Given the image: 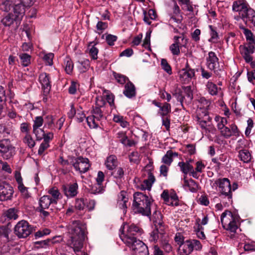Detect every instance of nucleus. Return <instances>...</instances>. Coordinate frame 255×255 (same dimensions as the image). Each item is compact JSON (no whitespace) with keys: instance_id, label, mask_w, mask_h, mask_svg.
Instances as JSON below:
<instances>
[{"instance_id":"f257e3e1","label":"nucleus","mask_w":255,"mask_h":255,"mask_svg":"<svg viewBox=\"0 0 255 255\" xmlns=\"http://www.w3.org/2000/svg\"><path fill=\"white\" fill-rule=\"evenodd\" d=\"M85 224L80 220L72 222L70 229L71 234V246L73 248L75 253L80 252L83 246L86 235Z\"/></svg>"},{"instance_id":"f03ea898","label":"nucleus","mask_w":255,"mask_h":255,"mask_svg":"<svg viewBox=\"0 0 255 255\" xmlns=\"http://www.w3.org/2000/svg\"><path fill=\"white\" fill-rule=\"evenodd\" d=\"M24 15V11L22 6L15 5L13 12H9L0 20L5 27H11L16 29L18 28Z\"/></svg>"},{"instance_id":"7ed1b4c3","label":"nucleus","mask_w":255,"mask_h":255,"mask_svg":"<svg viewBox=\"0 0 255 255\" xmlns=\"http://www.w3.org/2000/svg\"><path fill=\"white\" fill-rule=\"evenodd\" d=\"M151 202L148 197L141 192H136L133 194L132 205L136 212L148 216L151 215Z\"/></svg>"},{"instance_id":"20e7f679","label":"nucleus","mask_w":255,"mask_h":255,"mask_svg":"<svg viewBox=\"0 0 255 255\" xmlns=\"http://www.w3.org/2000/svg\"><path fill=\"white\" fill-rule=\"evenodd\" d=\"M238 218V217L234 215L232 212L226 210L221 216L223 227L231 232L236 233L238 228L237 223Z\"/></svg>"},{"instance_id":"39448f33","label":"nucleus","mask_w":255,"mask_h":255,"mask_svg":"<svg viewBox=\"0 0 255 255\" xmlns=\"http://www.w3.org/2000/svg\"><path fill=\"white\" fill-rule=\"evenodd\" d=\"M16 154V148L8 138H0V156L4 160L12 158Z\"/></svg>"},{"instance_id":"423d86ee","label":"nucleus","mask_w":255,"mask_h":255,"mask_svg":"<svg viewBox=\"0 0 255 255\" xmlns=\"http://www.w3.org/2000/svg\"><path fill=\"white\" fill-rule=\"evenodd\" d=\"M70 164H72L76 171L80 173H85L89 170L91 166L90 161L87 158L82 156L75 157L72 155L68 156Z\"/></svg>"},{"instance_id":"0eeeda50","label":"nucleus","mask_w":255,"mask_h":255,"mask_svg":"<svg viewBox=\"0 0 255 255\" xmlns=\"http://www.w3.org/2000/svg\"><path fill=\"white\" fill-rule=\"evenodd\" d=\"M219 188L220 192V196L224 195L227 198L229 203L232 202V192L231 191V184L229 179L227 178H219L214 183Z\"/></svg>"},{"instance_id":"6e6552de","label":"nucleus","mask_w":255,"mask_h":255,"mask_svg":"<svg viewBox=\"0 0 255 255\" xmlns=\"http://www.w3.org/2000/svg\"><path fill=\"white\" fill-rule=\"evenodd\" d=\"M33 228L27 221L22 220L15 226L14 233L19 239L26 238L32 233Z\"/></svg>"},{"instance_id":"1a4fd4ad","label":"nucleus","mask_w":255,"mask_h":255,"mask_svg":"<svg viewBox=\"0 0 255 255\" xmlns=\"http://www.w3.org/2000/svg\"><path fill=\"white\" fill-rule=\"evenodd\" d=\"M141 231L142 229L137 225L134 224H131L130 225L128 224L126 234H125L123 232V237L121 235L120 237L126 244H129L132 242L137 240V239L135 236L137 234H140Z\"/></svg>"},{"instance_id":"9d476101","label":"nucleus","mask_w":255,"mask_h":255,"mask_svg":"<svg viewBox=\"0 0 255 255\" xmlns=\"http://www.w3.org/2000/svg\"><path fill=\"white\" fill-rule=\"evenodd\" d=\"M238 10L233 11L239 12L240 17L246 24H247L248 21H253V19L255 18V11L250 6L247 1L242 4L239 7Z\"/></svg>"},{"instance_id":"9b49d317","label":"nucleus","mask_w":255,"mask_h":255,"mask_svg":"<svg viewBox=\"0 0 255 255\" xmlns=\"http://www.w3.org/2000/svg\"><path fill=\"white\" fill-rule=\"evenodd\" d=\"M195 70L191 68L187 61L184 68L178 72L180 82L183 84L188 83L195 76Z\"/></svg>"},{"instance_id":"f8f14e48","label":"nucleus","mask_w":255,"mask_h":255,"mask_svg":"<svg viewBox=\"0 0 255 255\" xmlns=\"http://www.w3.org/2000/svg\"><path fill=\"white\" fill-rule=\"evenodd\" d=\"M14 193L13 187L5 181L0 180V201L11 200Z\"/></svg>"},{"instance_id":"ddd939ff","label":"nucleus","mask_w":255,"mask_h":255,"mask_svg":"<svg viewBox=\"0 0 255 255\" xmlns=\"http://www.w3.org/2000/svg\"><path fill=\"white\" fill-rule=\"evenodd\" d=\"M130 247L134 255H148L149 252L146 245L141 241L137 240L126 244Z\"/></svg>"},{"instance_id":"4468645a","label":"nucleus","mask_w":255,"mask_h":255,"mask_svg":"<svg viewBox=\"0 0 255 255\" xmlns=\"http://www.w3.org/2000/svg\"><path fill=\"white\" fill-rule=\"evenodd\" d=\"M206 65L209 70L214 71L215 73L217 71L216 69L219 67V58L214 52L210 51L208 53V56L206 58Z\"/></svg>"},{"instance_id":"2eb2a0df","label":"nucleus","mask_w":255,"mask_h":255,"mask_svg":"<svg viewBox=\"0 0 255 255\" xmlns=\"http://www.w3.org/2000/svg\"><path fill=\"white\" fill-rule=\"evenodd\" d=\"M152 103L156 107L159 108L158 114L160 116L163 117L170 115L169 114L171 111V106L169 103L167 102L161 103L156 101V100L152 101Z\"/></svg>"},{"instance_id":"dca6fc26","label":"nucleus","mask_w":255,"mask_h":255,"mask_svg":"<svg viewBox=\"0 0 255 255\" xmlns=\"http://www.w3.org/2000/svg\"><path fill=\"white\" fill-rule=\"evenodd\" d=\"M39 81L42 85V88L45 94H49L51 88L50 77L46 73H42L39 76Z\"/></svg>"},{"instance_id":"f3484780","label":"nucleus","mask_w":255,"mask_h":255,"mask_svg":"<svg viewBox=\"0 0 255 255\" xmlns=\"http://www.w3.org/2000/svg\"><path fill=\"white\" fill-rule=\"evenodd\" d=\"M78 185L77 183L63 185L62 186L64 195L68 198H73L78 194Z\"/></svg>"},{"instance_id":"a211bd4d","label":"nucleus","mask_w":255,"mask_h":255,"mask_svg":"<svg viewBox=\"0 0 255 255\" xmlns=\"http://www.w3.org/2000/svg\"><path fill=\"white\" fill-rule=\"evenodd\" d=\"M19 211L16 208H10L5 211L3 214L2 216L1 217V221H2V218H4L5 221L7 223L10 222V221L15 220L18 219Z\"/></svg>"},{"instance_id":"6ab92c4d","label":"nucleus","mask_w":255,"mask_h":255,"mask_svg":"<svg viewBox=\"0 0 255 255\" xmlns=\"http://www.w3.org/2000/svg\"><path fill=\"white\" fill-rule=\"evenodd\" d=\"M136 88L131 81H128L125 84L123 91L124 95L129 99H132L136 96Z\"/></svg>"},{"instance_id":"aec40b11","label":"nucleus","mask_w":255,"mask_h":255,"mask_svg":"<svg viewBox=\"0 0 255 255\" xmlns=\"http://www.w3.org/2000/svg\"><path fill=\"white\" fill-rule=\"evenodd\" d=\"M86 204L85 200L84 198L76 199L74 207L78 218H81L85 213L84 209H85Z\"/></svg>"},{"instance_id":"412c9836","label":"nucleus","mask_w":255,"mask_h":255,"mask_svg":"<svg viewBox=\"0 0 255 255\" xmlns=\"http://www.w3.org/2000/svg\"><path fill=\"white\" fill-rule=\"evenodd\" d=\"M17 4V2L15 0H2L0 2V9L7 12L12 9L11 12H13V8Z\"/></svg>"},{"instance_id":"4be33fe9","label":"nucleus","mask_w":255,"mask_h":255,"mask_svg":"<svg viewBox=\"0 0 255 255\" xmlns=\"http://www.w3.org/2000/svg\"><path fill=\"white\" fill-rule=\"evenodd\" d=\"M51 204H54L50 195H44L39 201V206L38 208L49 209Z\"/></svg>"},{"instance_id":"5701e85b","label":"nucleus","mask_w":255,"mask_h":255,"mask_svg":"<svg viewBox=\"0 0 255 255\" xmlns=\"http://www.w3.org/2000/svg\"><path fill=\"white\" fill-rule=\"evenodd\" d=\"M105 165L109 170H114L118 165V160L116 156L115 155H111L109 156L107 158Z\"/></svg>"},{"instance_id":"b1692460","label":"nucleus","mask_w":255,"mask_h":255,"mask_svg":"<svg viewBox=\"0 0 255 255\" xmlns=\"http://www.w3.org/2000/svg\"><path fill=\"white\" fill-rule=\"evenodd\" d=\"M10 222L7 223L6 225L0 226V238H5L9 240V234L11 232Z\"/></svg>"},{"instance_id":"393cba45","label":"nucleus","mask_w":255,"mask_h":255,"mask_svg":"<svg viewBox=\"0 0 255 255\" xmlns=\"http://www.w3.org/2000/svg\"><path fill=\"white\" fill-rule=\"evenodd\" d=\"M192 240H188L184 242V244L181 248L180 253L184 254V255H188L193 251Z\"/></svg>"},{"instance_id":"a878e982","label":"nucleus","mask_w":255,"mask_h":255,"mask_svg":"<svg viewBox=\"0 0 255 255\" xmlns=\"http://www.w3.org/2000/svg\"><path fill=\"white\" fill-rule=\"evenodd\" d=\"M178 153L173 152L171 150H168L162 158V162L169 166L173 161V157H177Z\"/></svg>"},{"instance_id":"bb28decb","label":"nucleus","mask_w":255,"mask_h":255,"mask_svg":"<svg viewBox=\"0 0 255 255\" xmlns=\"http://www.w3.org/2000/svg\"><path fill=\"white\" fill-rule=\"evenodd\" d=\"M199 105H198V108L200 110H202V113L204 116L208 115V108L210 106V102L205 99L204 97H201L198 100Z\"/></svg>"},{"instance_id":"cd10ccee","label":"nucleus","mask_w":255,"mask_h":255,"mask_svg":"<svg viewBox=\"0 0 255 255\" xmlns=\"http://www.w3.org/2000/svg\"><path fill=\"white\" fill-rule=\"evenodd\" d=\"M183 94L186 96L187 99L185 100V103L186 105H189L191 103L193 99V91L191 89V86H182Z\"/></svg>"},{"instance_id":"c85d7f7f","label":"nucleus","mask_w":255,"mask_h":255,"mask_svg":"<svg viewBox=\"0 0 255 255\" xmlns=\"http://www.w3.org/2000/svg\"><path fill=\"white\" fill-rule=\"evenodd\" d=\"M173 96L175 97L178 102H180L182 109L185 110L184 106L185 97L183 94V90L181 89H176L173 93Z\"/></svg>"},{"instance_id":"c756f323","label":"nucleus","mask_w":255,"mask_h":255,"mask_svg":"<svg viewBox=\"0 0 255 255\" xmlns=\"http://www.w3.org/2000/svg\"><path fill=\"white\" fill-rule=\"evenodd\" d=\"M48 193L50 195L51 199L55 204H57L58 200L61 198V193L56 187L50 188L48 190Z\"/></svg>"},{"instance_id":"7c9ffc66","label":"nucleus","mask_w":255,"mask_h":255,"mask_svg":"<svg viewBox=\"0 0 255 255\" xmlns=\"http://www.w3.org/2000/svg\"><path fill=\"white\" fill-rule=\"evenodd\" d=\"M239 157L245 163L250 162L252 159L251 154L247 149L240 150L239 152Z\"/></svg>"},{"instance_id":"2f4dec72","label":"nucleus","mask_w":255,"mask_h":255,"mask_svg":"<svg viewBox=\"0 0 255 255\" xmlns=\"http://www.w3.org/2000/svg\"><path fill=\"white\" fill-rule=\"evenodd\" d=\"M255 43H248V46H240L241 53L253 54L255 51Z\"/></svg>"},{"instance_id":"473e14b6","label":"nucleus","mask_w":255,"mask_h":255,"mask_svg":"<svg viewBox=\"0 0 255 255\" xmlns=\"http://www.w3.org/2000/svg\"><path fill=\"white\" fill-rule=\"evenodd\" d=\"M155 181V178L153 173L149 171L148 173L147 179H145L143 181V184L146 190L150 191L151 190L152 184Z\"/></svg>"},{"instance_id":"72a5a7b5","label":"nucleus","mask_w":255,"mask_h":255,"mask_svg":"<svg viewBox=\"0 0 255 255\" xmlns=\"http://www.w3.org/2000/svg\"><path fill=\"white\" fill-rule=\"evenodd\" d=\"M6 99L5 90L4 87L0 85V119L2 117L1 114Z\"/></svg>"},{"instance_id":"f704fd0d","label":"nucleus","mask_w":255,"mask_h":255,"mask_svg":"<svg viewBox=\"0 0 255 255\" xmlns=\"http://www.w3.org/2000/svg\"><path fill=\"white\" fill-rule=\"evenodd\" d=\"M178 166L180 167V171L185 175H187L193 169L192 165L188 163H184L183 161L179 162Z\"/></svg>"},{"instance_id":"c9c22d12","label":"nucleus","mask_w":255,"mask_h":255,"mask_svg":"<svg viewBox=\"0 0 255 255\" xmlns=\"http://www.w3.org/2000/svg\"><path fill=\"white\" fill-rule=\"evenodd\" d=\"M106 186L103 184H99L97 182L96 184L93 185L90 189V193L93 194H102L105 191Z\"/></svg>"},{"instance_id":"e433bc0d","label":"nucleus","mask_w":255,"mask_h":255,"mask_svg":"<svg viewBox=\"0 0 255 255\" xmlns=\"http://www.w3.org/2000/svg\"><path fill=\"white\" fill-rule=\"evenodd\" d=\"M19 57L21 61V65L23 67H27L31 63V56L25 53H20L19 55Z\"/></svg>"},{"instance_id":"4c0bfd02","label":"nucleus","mask_w":255,"mask_h":255,"mask_svg":"<svg viewBox=\"0 0 255 255\" xmlns=\"http://www.w3.org/2000/svg\"><path fill=\"white\" fill-rule=\"evenodd\" d=\"M92 114L96 118L97 121H100L103 119H106V117L103 115V112L102 111L101 107L96 106L93 107V110L91 111Z\"/></svg>"},{"instance_id":"58836bf2","label":"nucleus","mask_w":255,"mask_h":255,"mask_svg":"<svg viewBox=\"0 0 255 255\" xmlns=\"http://www.w3.org/2000/svg\"><path fill=\"white\" fill-rule=\"evenodd\" d=\"M125 172L121 167L116 168L113 171L111 172V175L117 179H121L124 176Z\"/></svg>"},{"instance_id":"ea45409f","label":"nucleus","mask_w":255,"mask_h":255,"mask_svg":"<svg viewBox=\"0 0 255 255\" xmlns=\"http://www.w3.org/2000/svg\"><path fill=\"white\" fill-rule=\"evenodd\" d=\"M65 70L67 74H71L72 73L74 64L72 61L69 57H66L64 60Z\"/></svg>"},{"instance_id":"a19ab883","label":"nucleus","mask_w":255,"mask_h":255,"mask_svg":"<svg viewBox=\"0 0 255 255\" xmlns=\"http://www.w3.org/2000/svg\"><path fill=\"white\" fill-rule=\"evenodd\" d=\"M119 138H120V140L125 145H128V146H131L134 143L133 140H131L128 139V136L123 132L119 133Z\"/></svg>"},{"instance_id":"79ce46f5","label":"nucleus","mask_w":255,"mask_h":255,"mask_svg":"<svg viewBox=\"0 0 255 255\" xmlns=\"http://www.w3.org/2000/svg\"><path fill=\"white\" fill-rule=\"evenodd\" d=\"M114 76L117 82L122 85L126 84L128 81H130L128 77L119 73L114 72Z\"/></svg>"},{"instance_id":"37998d69","label":"nucleus","mask_w":255,"mask_h":255,"mask_svg":"<svg viewBox=\"0 0 255 255\" xmlns=\"http://www.w3.org/2000/svg\"><path fill=\"white\" fill-rule=\"evenodd\" d=\"M209 94L211 95L215 96L218 94L217 86L212 82L208 81L206 85Z\"/></svg>"},{"instance_id":"c03bdc74","label":"nucleus","mask_w":255,"mask_h":255,"mask_svg":"<svg viewBox=\"0 0 255 255\" xmlns=\"http://www.w3.org/2000/svg\"><path fill=\"white\" fill-rule=\"evenodd\" d=\"M94 43V42H91L89 44V47L91 46V47L89 48V53L92 59L96 60L98 58V53L99 52V50L94 45H92V44Z\"/></svg>"},{"instance_id":"a18cd8bd","label":"nucleus","mask_w":255,"mask_h":255,"mask_svg":"<svg viewBox=\"0 0 255 255\" xmlns=\"http://www.w3.org/2000/svg\"><path fill=\"white\" fill-rule=\"evenodd\" d=\"M209 28L211 30L210 35L211 38L209 39L210 42H216L219 39V35L216 31V28L212 25H209Z\"/></svg>"},{"instance_id":"49530a36","label":"nucleus","mask_w":255,"mask_h":255,"mask_svg":"<svg viewBox=\"0 0 255 255\" xmlns=\"http://www.w3.org/2000/svg\"><path fill=\"white\" fill-rule=\"evenodd\" d=\"M151 31H148L146 33L145 37L143 40L142 43V47L144 48L147 49L148 50L151 51L150 48V36H151Z\"/></svg>"},{"instance_id":"de8ad7c7","label":"nucleus","mask_w":255,"mask_h":255,"mask_svg":"<svg viewBox=\"0 0 255 255\" xmlns=\"http://www.w3.org/2000/svg\"><path fill=\"white\" fill-rule=\"evenodd\" d=\"M34 1L35 0H18L17 1V4L15 5L22 6L25 11V8L32 5Z\"/></svg>"},{"instance_id":"09e8293b","label":"nucleus","mask_w":255,"mask_h":255,"mask_svg":"<svg viewBox=\"0 0 255 255\" xmlns=\"http://www.w3.org/2000/svg\"><path fill=\"white\" fill-rule=\"evenodd\" d=\"M190 183L188 187L189 191L192 193L197 192L200 188L199 184L192 178L190 179Z\"/></svg>"},{"instance_id":"8fccbe9b","label":"nucleus","mask_w":255,"mask_h":255,"mask_svg":"<svg viewBox=\"0 0 255 255\" xmlns=\"http://www.w3.org/2000/svg\"><path fill=\"white\" fill-rule=\"evenodd\" d=\"M153 222L155 226V230L158 231L160 235H163L165 231V225L163 222L162 221H159L158 222L156 221Z\"/></svg>"},{"instance_id":"3c124183","label":"nucleus","mask_w":255,"mask_h":255,"mask_svg":"<svg viewBox=\"0 0 255 255\" xmlns=\"http://www.w3.org/2000/svg\"><path fill=\"white\" fill-rule=\"evenodd\" d=\"M50 242H52L51 239H47L45 240H42L34 242V245L37 248H46Z\"/></svg>"},{"instance_id":"603ef678","label":"nucleus","mask_w":255,"mask_h":255,"mask_svg":"<svg viewBox=\"0 0 255 255\" xmlns=\"http://www.w3.org/2000/svg\"><path fill=\"white\" fill-rule=\"evenodd\" d=\"M181 47V45L177 43H173L170 46L169 49L173 55H179L180 53V48Z\"/></svg>"},{"instance_id":"864d4df0","label":"nucleus","mask_w":255,"mask_h":255,"mask_svg":"<svg viewBox=\"0 0 255 255\" xmlns=\"http://www.w3.org/2000/svg\"><path fill=\"white\" fill-rule=\"evenodd\" d=\"M161 65L162 69L166 71L168 74H172V68L170 65L168 64L167 61L165 59H162L161 61Z\"/></svg>"},{"instance_id":"5fc2aeb1","label":"nucleus","mask_w":255,"mask_h":255,"mask_svg":"<svg viewBox=\"0 0 255 255\" xmlns=\"http://www.w3.org/2000/svg\"><path fill=\"white\" fill-rule=\"evenodd\" d=\"M169 197L170 198L171 202L170 204H168L169 206H178L179 205L178 197L176 193H171L169 195Z\"/></svg>"},{"instance_id":"6e6d98bb","label":"nucleus","mask_w":255,"mask_h":255,"mask_svg":"<svg viewBox=\"0 0 255 255\" xmlns=\"http://www.w3.org/2000/svg\"><path fill=\"white\" fill-rule=\"evenodd\" d=\"M174 241L179 246V250H181V248L185 242L183 236L180 233H177L174 237Z\"/></svg>"},{"instance_id":"4d7b16f0","label":"nucleus","mask_w":255,"mask_h":255,"mask_svg":"<svg viewBox=\"0 0 255 255\" xmlns=\"http://www.w3.org/2000/svg\"><path fill=\"white\" fill-rule=\"evenodd\" d=\"M95 120H96V118L93 115L86 118L87 124L90 128H97L98 127V124L96 123Z\"/></svg>"},{"instance_id":"13d9d810","label":"nucleus","mask_w":255,"mask_h":255,"mask_svg":"<svg viewBox=\"0 0 255 255\" xmlns=\"http://www.w3.org/2000/svg\"><path fill=\"white\" fill-rule=\"evenodd\" d=\"M43 122L44 119L42 117H35L34 120V124L33 125V128H34V130L36 128H39L42 126Z\"/></svg>"},{"instance_id":"bf43d9fd","label":"nucleus","mask_w":255,"mask_h":255,"mask_svg":"<svg viewBox=\"0 0 255 255\" xmlns=\"http://www.w3.org/2000/svg\"><path fill=\"white\" fill-rule=\"evenodd\" d=\"M243 33L246 36L247 40L249 41V43H255L254 34L251 30L249 29H245V31H243Z\"/></svg>"},{"instance_id":"052dcab7","label":"nucleus","mask_w":255,"mask_h":255,"mask_svg":"<svg viewBox=\"0 0 255 255\" xmlns=\"http://www.w3.org/2000/svg\"><path fill=\"white\" fill-rule=\"evenodd\" d=\"M50 230L47 228L40 230L35 233V238L36 239H37V238H41L44 236H46L50 234Z\"/></svg>"},{"instance_id":"680f3d73","label":"nucleus","mask_w":255,"mask_h":255,"mask_svg":"<svg viewBox=\"0 0 255 255\" xmlns=\"http://www.w3.org/2000/svg\"><path fill=\"white\" fill-rule=\"evenodd\" d=\"M118 39V37L116 35L108 34L106 36V41L109 46H113Z\"/></svg>"},{"instance_id":"e2e57ef3","label":"nucleus","mask_w":255,"mask_h":255,"mask_svg":"<svg viewBox=\"0 0 255 255\" xmlns=\"http://www.w3.org/2000/svg\"><path fill=\"white\" fill-rule=\"evenodd\" d=\"M33 132L35 134L37 140L40 141L43 139L44 132L43 129L36 128L34 130V128H33Z\"/></svg>"},{"instance_id":"0e129e2a","label":"nucleus","mask_w":255,"mask_h":255,"mask_svg":"<svg viewBox=\"0 0 255 255\" xmlns=\"http://www.w3.org/2000/svg\"><path fill=\"white\" fill-rule=\"evenodd\" d=\"M159 95L161 99L163 100H166V102L167 103L170 101L172 98L171 95L166 92L165 90H160Z\"/></svg>"},{"instance_id":"69168bd1","label":"nucleus","mask_w":255,"mask_h":255,"mask_svg":"<svg viewBox=\"0 0 255 255\" xmlns=\"http://www.w3.org/2000/svg\"><path fill=\"white\" fill-rule=\"evenodd\" d=\"M220 133L225 138H229L232 136V131L230 128L226 126L220 131Z\"/></svg>"},{"instance_id":"338daca9","label":"nucleus","mask_w":255,"mask_h":255,"mask_svg":"<svg viewBox=\"0 0 255 255\" xmlns=\"http://www.w3.org/2000/svg\"><path fill=\"white\" fill-rule=\"evenodd\" d=\"M53 57L54 54L52 53L47 54L44 56V60L46 65L51 66L53 64Z\"/></svg>"},{"instance_id":"774afa93","label":"nucleus","mask_w":255,"mask_h":255,"mask_svg":"<svg viewBox=\"0 0 255 255\" xmlns=\"http://www.w3.org/2000/svg\"><path fill=\"white\" fill-rule=\"evenodd\" d=\"M49 146V143L43 141L40 145L38 150V154L39 155H42L45 150H46Z\"/></svg>"}]
</instances>
